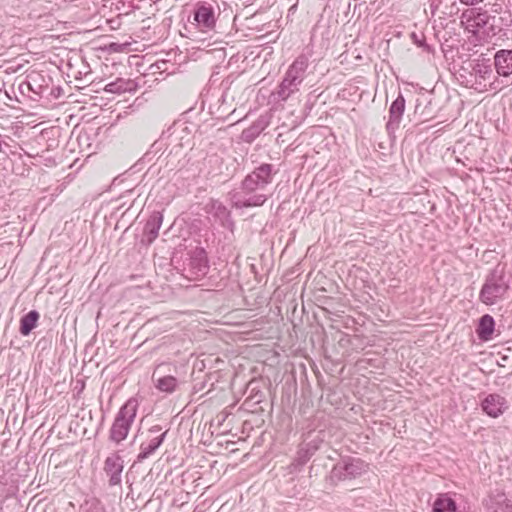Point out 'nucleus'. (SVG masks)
Here are the masks:
<instances>
[{"mask_svg":"<svg viewBox=\"0 0 512 512\" xmlns=\"http://www.w3.org/2000/svg\"><path fill=\"white\" fill-rule=\"evenodd\" d=\"M495 22L496 17L481 8H468L461 15V24L475 36L482 34L483 37H490L500 33L502 27Z\"/></svg>","mask_w":512,"mask_h":512,"instance_id":"1","label":"nucleus"},{"mask_svg":"<svg viewBox=\"0 0 512 512\" xmlns=\"http://www.w3.org/2000/svg\"><path fill=\"white\" fill-rule=\"evenodd\" d=\"M510 288V283L505 275V270L497 265L486 276L479 293V300L488 306L494 305L504 299Z\"/></svg>","mask_w":512,"mask_h":512,"instance_id":"2","label":"nucleus"},{"mask_svg":"<svg viewBox=\"0 0 512 512\" xmlns=\"http://www.w3.org/2000/svg\"><path fill=\"white\" fill-rule=\"evenodd\" d=\"M138 406V399L131 397L120 408L110 430V437L115 443L118 444L127 437L131 424L136 417Z\"/></svg>","mask_w":512,"mask_h":512,"instance_id":"3","label":"nucleus"},{"mask_svg":"<svg viewBox=\"0 0 512 512\" xmlns=\"http://www.w3.org/2000/svg\"><path fill=\"white\" fill-rule=\"evenodd\" d=\"M367 471V464L359 458L346 456L333 466L330 472V483L336 485L340 481H346L360 477Z\"/></svg>","mask_w":512,"mask_h":512,"instance_id":"4","label":"nucleus"},{"mask_svg":"<svg viewBox=\"0 0 512 512\" xmlns=\"http://www.w3.org/2000/svg\"><path fill=\"white\" fill-rule=\"evenodd\" d=\"M276 170L272 164L263 163L249 173L242 181L243 190L263 192L272 183Z\"/></svg>","mask_w":512,"mask_h":512,"instance_id":"5","label":"nucleus"},{"mask_svg":"<svg viewBox=\"0 0 512 512\" xmlns=\"http://www.w3.org/2000/svg\"><path fill=\"white\" fill-rule=\"evenodd\" d=\"M230 199L235 208L242 209L262 206L266 202L267 196L263 192H248L243 190V186H240L239 189L230 192Z\"/></svg>","mask_w":512,"mask_h":512,"instance_id":"6","label":"nucleus"},{"mask_svg":"<svg viewBox=\"0 0 512 512\" xmlns=\"http://www.w3.org/2000/svg\"><path fill=\"white\" fill-rule=\"evenodd\" d=\"M471 75L475 77V84L482 86L484 90H487V87L490 89L498 88L495 84L498 79L493 74L489 59L477 60L472 66Z\"/></svg>","mask_w":512,"mask_h":512,"instance_id":"7","label":"nucleus"},{"mask_svg":"<svg viewBox=\"0 0 512 512\" xmlns=\"http://www.w3.org/2000/svg\"><path fill=\"white\" fill-rule=\"evenodd\" d=\"M185 270L193 278L203 277L208 273V258L203 248L197 247L189 253Z\"/></svg>","mask_w":512,"mask_h":512,"instance_id":"8","label":"nucleus"},{"mask_svg":"<svg viewBox=\"0 0 512 512\" xmlns=\"http://www.w3.org/2000/svg\"><path fill=\"white\" fill-rule=\"evenodd\" d=\"M194 21L197 27L203 31H211L216 25V15L213 6L207 2H199L194 10Z\"/></svg>","mask_w":512,"mask_h":512,"instance_id":"9","label":"nucleus"},{"mask_svg":"<svg viewBox=\"0 0 512 512\" xmlns=\"http://www.w3.org/2000/svg\"><path fill=\"white\" fill-rule=\"evenodd\" d=\"M481 408L488 416L497 418L508 409V404L505 397L492 393L482 400Z\"/></svg>","mask_w":512,"mask_h":512,"instance_id":"10","label":"nucleus"},{"mask_svg":"<svg viewBox=\"0 0 512 512\" xmlns=\"http://www.w3.org/2000/svg\"><path fill=\"white\" fill-rule=\"evenodd\" d=\"M405 111V98L399 92L397 98L391 103L389 107V119L386 123V129L389 133H393L400 126L402 116Z\"/></svg>","mask_w":512,"mask_h":512,"instance_id":"11","label":"nucleus"},{"mask_svg":"<svg viewBox=\"0 0 512 512\" xmlns=\"http://www.w3.org/2000/svg\"><path fill=\"white\" fill-rule=\"evenodd\" d=\"M485 506L490 512H512V501L498 489L490 492L488 499L485 500Z\"/></svg>","mask_w":512,"mask_h":512,"instance_id":"12","label":"nucleus"},{"mask_svg":"<svg viewBox=\"0 0 512 512\" xmlns=\"http://www.w3.org/2000/svg\"><path fill=\"white\" fill-rule=\"evenodd\" d=\"M121 471H123V460L116 453L106 458L104 472L109 477V486H119L121 483Z\"/></svg>","mask_w":512,"mask_h":512,"instance_id":"13","label":"nucleus"},{"mask_svg":"<svg viewBox=\"0 0 512 512\" xmlns=\"http://www.w3.org/2000/svg\"><path fill=\"white\" fill-rule=\"evenodd\" d=\"M310 65V55L302 53L298 55L292 64L288 67L286 74L292 77L298 83L302 84L307 75Z\"/></svg>","mask_w":512,"mask_h":512,"instance_id":"14","label":"nucleus"},{"mask_svg":"<svg viewBox=\"0 0 512 512\" xmlns=\"http://www.w3.org/2000/svg\"><path fill=\"white\" fill-rule=\"evenodd\" d=\"M162 222L163 215L159 211H153L149 216L143 230V236L145 238L143 241H145L148 245L153 243L158 237Z\"/></svg>","mask_w":512,"mask_h":512,"instance_id":"15","label":"nucleus"},{"mask_svg":"<svg viewBox=\"0 0 512 512\" xmlns=\"http://www.w3.org/2000/svg\"><path fill=\"white\" fill-rule=\"evenodd\" d=\"M494 66L496 73L502 77L512 75V50L501 49L494 55Z\"/></svg>","mask_w":512,"mask_h":512,"instance_id":"16","label":"nucleus"},{"mask_svg":"<svg viewBox=\"0 0 512 512\" xmlns=\"http://www.w3.org/2000/svg\"><path fill=\"white\" fill-rule=\"evenodd\" d=\"M208 212L215 220L219 221L222 227L230 230L233 229L234 222L231 218V212L222 202L218 200L211 201L210 209Z\"/></svg>","mask_w":512,"mask_h":512,"instance_id":"17","label":"nucleus"},{"mask_svg":"<svg viewBox=\"0 0 512 512\" xmlns=\"http://www.w3.org/2000/svg\"><path fill=\"white\" fill-rule=\"evenodd\" d=\"M301 84L285 73L273 95L280 101H286L291 95L299 91Z\"/></svg>","mask_w":512,"mask_h":512,"instance_id":"18","label":"nucleus"},{"mask_svg":"<svg viewBox=\"0 0 512 512\" xmlns=\"http://www.w3.org/2000/svg\"><path fill=\"white\" fill-rule=\"evenodd\" d=\"M158 371L156 370L153 373L152 380L154 382V386L161 392L171 394L176 391L179 387V380L171 375H163L157 377Z\"/></svg>","mask_w":512,"mask_h":512,"instance_id":"19","label":"nucleus"},{"mask_svg":"<svg viewBox=\"0 0 512 512\" xmlns=\"http://www.w3.org/2000/svg\"><path fill=\"white\" fill-rule=\"evenodd\" d=\"M267 126L268 121L264 117H259L248 128L242 131L241 139L246 143H252Z\"/></svg>","mask_w":512,"mask_h":512,"instance_id":"20","label":"nucleus"},{"mask_svg":"<svg viewBox=\"0 0 512 512\" xmlns=\"http://www.w3.org/2000/svg\"><path fill=\"white\" fill-rule=\"evenodd\" d=\"M167 431H162L160 426L151 427L146 433V440L141 443L140 448H159Z\"/></svg>","mask_w":512,"mask_h":512,"instance_id":"21","label":"nucleus"},{"mask_svg":"<svg viewBox=\"0 0 512 512\" xmlns=\"http://www.w3.org/2000/svg\"><path fill=\"white\" fill-rule=\"evenodd\" d=\"M495 328V320L489 315L485 314L479 319L478 326L476 328L477 336L482 341H488L492 338V334Z\"/></svg>","mask_w":512,"mask_h":512,"instance_id":"22","label":"nucleus"},{"mask_svg":"<svg viewBox=\"0 0 512 512\" xmlns=\"http://www.w3.org/2000/svg\"><path fill=\"white\" fill-rule=\"evenodd\" d=\"M39 317L40 314L36 310H31L27 314L23 315L20 319V334L23 336L29 335L36 327Z\"/></svg>","mask_w":512,"mask_h":512,"instance_id":"23","label":"nucleus"},{"mask_svg":"<svg viewBox=\"0 0 512 512\" xmlns=\"http://www.w3.org/2000/svg\"><path fill=\"white\" fill-rule=\"evenodd\" d=\"M432 512H456V502L447 494H439L432 504Z\"/></svg>","mask_w":512,"mask_h":512,"instance_id":"24","label":"nucleus"},{"mask_svg":"<svg viewBox=\"0 0 512 512\" xmlns=\"http://www.w3.org/2000/svg\"><path fill=\"white\" fill-rule=\"evenodd\" d=\"M134 89V82L131 80H125L118 78L113 82L106 84L104 90L108 93L121 94L124 92H130Z\"/></svg>","mask_w":512,"mask_h":512,"instance_id":"25","label":"nucleus"},{"mask_svg":"<svg viewBox=\"0 0 512 512\" xmlns=\"http://www.w3.org/2000/svg\"><path fill=\"white\" fill-rule=\"evenodd\" d=\"M185 130H186V128H182V129L179 130V127L174 126L173 127V131L171 133H169L168 135H166V133H164L162 135V140L167 139L169 141L168 142L169 145L177 143L178 141H180L178 143L179 146H181V147L185 146V145L188 146L190 144V139L187 138L185 140V142H183L184 137L181 135L182 133L185 132Z\"/></svg>","mask_w":512,"mask_h":512,"instance_id":"26","label":"nucleus"},{"mask_svg":"<svg viewBox=\"0 0 512 512\" xmlns=\"http://www.w3.org/2000/svg\"><path fill=\"white\" fill-rule=\"evenodd\" d=\"M312 455L311 450H298L297 457H295L294 462L290 464V467H292L294 471L301 469L308 460L311 459Z\"/></svg>","mask_w":512,"mask_h":512,"instance_id":"27","label":"nucleus"},{"mask_svg":"<svg viewBox=\"0 0 512 512\" xmlns=\"http://www.w3.org/2000/svg\"><path fill=\"white\" fill-rule=\"evenodd\" d=\"M154 450H142L139 456H137V461L141 462L144 459H147L149 455L153 454Z\"/></svg>","mask_w":512,"mask_h":512,"instance_id":"28","label":"nucleus"},{"mask_svg":"<svg viewBox=\"0 0 512 512\" xmlns=\"http://www.w3.org/2000/svg\"><path fill=\"white\" fill-rule=\"evenodd\" d=\"M459 1L464 5L474 6V5H477L481 2H483L484 0H459Z\"/></svg>","mask_w":512,"mask_h":512,"instance_id":"29","label":"nucleus"},{"mask_svg":"<svg viewBox=\"0 0 512 512\" xmlns=\"http://www.w3.org/2000/svg\"><path fill=\"white\" fill-rule=\"evenodd\" d=\"M19 89L22 93H25L26 90H33L29 82H24L20 84Z\"/></svg>","mask_w":512,"mask_h":512,"instance_id":"30","label":"nucleus"},{"mask_svg":"<svg viewBox=\"0 0 512 512\" xmlns=\"http://www.w3.org/2000/svg\"><path fill=\"white\" fill-rule=\"evenodd\" d=\"M499 20H501L502 22H503V21H506V23H505V25H506V26H509V25H510V23L512 22V19H511V15H510V14H508V19H505V18H503V17H500V18H499Z\"/></svg>","mask_w":512,"mask_h":512,"instance_id":"31","label":"nucleus"},{"mask_svg":"<svg viewBox=\"0 0 512 512\" xmlns=\"http://www.w3.org/2000/svg\"><path fill=\"white\" fill-rule=\"evenodd\" d=\"M2 149H3V146H2V142L0 141V153L2 152Z\"/></svg>","mask_w":512,"mask_h":512,"instance_id":"32","label":"nucleus"}]
</instances>
